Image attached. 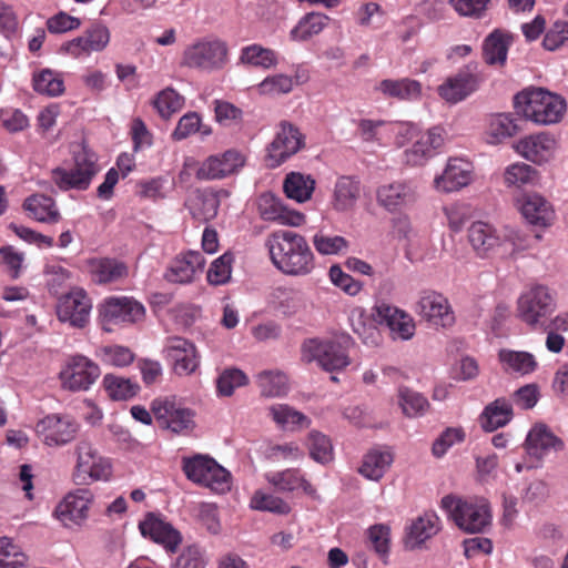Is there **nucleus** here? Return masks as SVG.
I'll use <instances>...</instances> for the list:
<instances>
[{
    "label": "nucleus",
    "mask_w": 568,
    "mask_h": 568,
    "mask_svg": "<svg viewBox=\"0 0 568 568\" xmlns=\"http://www.w3.org/2000/svg\"><path fill=\"white\" fill-rule=\"evenodd\" d=\"M265 245L273 265L285 275L306 276L315 268V256L306 239L296 232H273Z\"/></svg>",
    "instance_id": "nucleus-1"
},
{
    "label": "nucleus",
    "mask_w": 568,
    "mask_h": 568,
    "mask_svg": "<svg viewBox=\"0 0 568 568\" xmlns=\"http://www.w3.org/2000/svg\"><path fill=\"white\" fill-rule=\"evenodd\" d=\"M468 241L479 257L507 258L529 247V239L514 227L497 230L494 225L476 221L468 229Z\"/></svg>",
    "instance_id": "nucleus-2"
},
{
    "label": "nucleus",
    "mask_w": 568,
    "mask_h": 568,
    "mask_svg": "<svg viewBox=\"0 0 568 568\" xmlns=\"http://www.w3.org/2000/svg\"><path fill=\"white\" fill-rule=\"evenodd\" d=\"M514 104L518 114L540 125L559 122L566 111V101L542 88L519 92L515 95Z\"/></svg>",
    "instance_id": "nucleus-3"
},
{
    "label": "nucleus",
    "mask_w": 568,
    "mask_h": 568,
    "mask_svg": "<svg viewBox=\"0 0 568 568\" xmlns=\"http://www.w3.org/2000/svg\"><path fill=\"white\" fill-rule=\"evenodd\" d=\"M440 504L456 526L465 532H485L491 525L490 505L483 497L462 498L447 495Z\"/></svg>",
    "instance_id": "nucleus-4"
},
{
    "label": "nucleus",
    "mask_w": 568,
    "mask_h": 568,
    "mask_svg": "<svg viewBox=\"0 0 568 568\" xmlns=\"http://www.w3.org/2000/svg\"><path fill=\"white\" fill-rule=\"evenodd\" d=\"M353 346V338L343 333L329 338L306 341L302 347V355L304 361L316 362L323 369L334 372L351 364L348 352Z\"/></svg>",
    "instance_id": "nucleus-5"
},
{
    "label": "nucleus",
    "mask_w": 568,
    "mask_h": 568,
    "mask_svg": "<svg viewBox=\"0 0 568 568\" xmlns=\"http://www.w3.org/2000/svg\"><path fill=\"white\" fill-rule=\"evenodd\" d=\"M75 458L72 478L79 485H87L92 481L108 480L111 475L109 459L99 455L93 444L82 438L73 447Z\"/></svg>",
    "instance_id": "nucleus-6"
},
{
    "label": "nucleus",
    "mask_w": 568,
    "mask_h": 568,
    "mask_svg": "<svg viewBox=\"0 0 568 568\" xmlns=\"http://www.w3.org/2000/svg\"><path fill=\"white\" fill-rule=\"evenodd\" d=\"M98 158L94 152L81 146L74 151V165L70 170L58 168L52 171V180L62 190H87L99 172Z\"/></svg>",
    "instance_id": "nucleus-7"
},
{
    "label": "nucleus",
    "mask_w": 568,
    "mask_h": 568,
    "mask_svg": "<svg viewBox=\"0 0 568 568\" xmlns=\"http://www.w3.org/2000/svg\"><path fill=\"white\" fill-rule=\"evenodd\" d=\"M151 412L161 428L174 434L186 435L196 427L195 412L182 405L174 396L155 398Z\"/></svg>",
    "instance_id": "nucleus-8"
},
{
    "label": "nucleus",
    "mask_w": 568,
    "mask_h": 568,
    "mask_svg": "<svg viewBox=\"0 0 568 568\" xmlns=\"http://www.w3.org/2000/svg\"><path fill=\"white\" fill-rule=\"evenodd\" d=\"M555 310V297L544 285L530 287L519 296L517 302L518 317L532 328L542 326Z\"/></svg>",
    "instance_id": "nucleus-9"
},
{
    "label": "nucleus",
    "mask_w": 568,
    "mask_h": 568,
    "mask_svg": "<svg viewBox=\"0 0 568 568\" xmlns=\"http://www.w3.org/2000/svg\"><path fill=\"white\" fill-rule=\"evenodd\" d=\"M183 470L187 479L213 491L225 493L231 488V474L211 457L197 455L184 459Z\"/></svg>",
    "instance_id": "nucleus-10"
},
{
    "label": "nucleus",
    "mask_w": 568,
    "mask_h": 568,
    "mask_svg": "<svg viewBox=\"0 0 568 568\" xmlns=\"http://www.w3.org/2000/svg\"><path fill=\"white\" fill-rule=\"evenodd\" d=\"M80 432V424L67 414H49L36 425V433L48 447H62L72 443Z\"/></svg>",
    "instance_id": "nucleus-11"
},
{
    "label": "nucleus",
    "mask_w": 568,
    "mask_h": 568,
    "mask_svg": "<svg viewBox=\"0 0 568 568\" xmlns=\"http://www.w3.org/2000/svg\"><path fill=\"white\" fill-rule=\"evenodd\" d=\"M419 199L418 184L414 180H395L376 190L377 204L388 213H402Z\"/></svg>",
    "instance_id": "nucleus-12"
},
{
    "label": "nucleus",
    "mask_w": 568,
    "mask_h": 568,
    "mask_svg": "<svg viewBox=\"0 0 568 568\" xmlns=\"http://www.w3.org/2000/svg\"><path fill=\"white\" fill-rule=\"evenodd\" d=\"M227 62V47L223 41H199L183 52L182 64L202 71H216Z\"/></svg>",
    "instance_id": "nucleus-13"
},
{
    "label": "nucleus",
    "mask_w": 568,
    "mask_h": 568,
    "mask_svg": "<svg viewBox=\"0 0 568 568\" xmlns=\"http://www.w3.org/2000/svg\"><path fill=\"white\" fill-rule=\"evenodd\" d=\"M484 77L476 63H469L448 77L437 89L439 97L450 104L458 103L478 90Z\"/></svg>",
    "instance_id": "nucleus-14"
},
{
    "label": "nucleus",
    "mask_w": 568,
    "mask_h": 568,
    "mask_svg": "<svg viewBox=\"0 0 568 568\" xmlns=\"http://www.w3.org/2000/svg\"><path fill=\"white\" fill-rule=\"evenodd\" d=\"M92 301L80 287L71 288L62 295L57 305L59 321L72 327L83 328L90 321Z\"/></svg>",
    "instance_id": "nucleus-15"
},
{
    "label": "nucleus",
    "mask_w": 568,
    "mask_h": 568,
    "mask_svg": "<svg viewBox=\"0 0 568 568\" xmlns=\"http://www.w3.org/2000/svg\"><path fill=\"white\" fill-rule=\"evenodd\" d=\"M99 366L83 355L71 357L60 373L63 388L71 392L88 390L99 378Z\"/></svg>",
    "instance_id": "nucleus-16"
},
{
    "label": "nucleus",
    "mask_w": 568,
    "mask_h": 568,
    "mask_svg": "<svg viewBox=\"0 0 568 568\" xmlns=\"http://www.w3.org/2000/svg\"><path fill=\"white\" fill-rule=\"evenodd\" d=\"M474 178L471 162L464 158H449L443 172L434 178L433 186L439 193H454L468 186Z\"/></svg>",
    "instance_id": "nucleus-17"
},
{
    "label": "nucleus",
    "mask_w": 568,
    "mask_h": 568,
    "mask_svg": "<svg viewBox=\"0 0 568 568\" xmlns=\"http://www.w3.org/2000/svg\"><path fill=\"white\" fill-rule=\"evenodd\" d=\"M145 315L144 306L130 297H110L100 310L103 325H126L142 321Z\"/></svg>",
    "instance_id": "nucleus-18"
},
{
    "label": "nucleus",
    "mask_w": 568,
    "mask_h": 568,
    "mask_svg": "<svg viewBox=\"0 0 568 568\" xmlns=\"http://www.w3.org/2000/svg\"><path fill=\"white\" fill-rule=\"evenodd\" d=\"M417 313L434 327H450L455 323V314L449 301L435 291H425L420 294Z\"/></svg>",
    "instance_id": "nucleus-19"
},
{
    "label": "nucleus",
    "mask_w": 568,
    "mask_h": 568,
    "mask_svg": "<svg viewBox=\"0 0 568 568\" xmlns=\"http://www.w3.org/2000/svg\"><path fill=\"white\" fill-rule=\"evenodd\" d=\"M445 140V131L439 126L420 132L412 146L404 151V162L409 166L424 165L444 146Z\"/></svg>",
    "instance_id": "nucleus-20"
},
{
    "label": "nucleus",
    "mask_w": 568,
    "mask_h": 568,
    "mask_svg": "<svg viewBox=\"0 0 568 568\" xmlns=\"http://www.w3.org/2000/svg\"><path fill=\"white\" fill-rule=\"evenodd\" d=\"M304 145L303 135L297 128L287 122L280 124L278 131L267 148V162L272 168L281 165L297 153Z\"/></svg>",
    "instance_id": "nucleus-21"
},
{
    "label": "nucleus",
    "mask_w": 568,
    "mask_h": 568,
    "mask_svg": "<svg viewBox=\"0 0 568 568\" xmlns=\"http://www.w3.org/2000/svg\"><path fill=\"white\" fill-rule=\"evenodd\" d=\"M244 163V155L240 151L231 149L205 159L199 165L195 176L202 181L221 180L237 172Z\"/></svg>",
    "instance_id": "nucleus-22"
},
{
    "label": "nucleus",
    "mask_w": 568,
    "mask_h": 568,
    "mask_svg": "<svg viewBox=\"0 0 568 568\" xmlns=\"http://www.w3.org/2000/svg\"><path fill=\"white\" fill-rule=\"evenodd\" d=\"M93 494L85 488L69 493L57 506L54 515L65 527L81 525L89 516Z\"/></svg>",
    "instance_id": "nucleus-23"
},
{
    "label": "nucleus",
    "mask_w": 568,
    "mask_h": 568,
    "mask_svg": "<svg viewBox=\"0 0 568 568\" xmlns=\"http://www.w3.org/2000/svg\"><path fill=\"white\" fill-rule=\"evenodd\" d=\"M516 206L529 224L538 227L550 226L556 217L552 204L535 192L519 195Z\"/></svg>",
    "instance_id": "nucleus-24"
},
{
    "label": "nucleus",
    "mask_w": 568,
    "mask_h": 568,
    "mask_svg": "<svg viewBox=\"0 0 568 568\" xmlns=\"http://www.w3.org/2000/svg\"><path fill=\"white\" fill-rule=\"evenodd\" d=\"M164 352L172 363L174 373L179 376L191 375L200 365L194 344L182 337L168 338Z\"/></svg>",
    "instance_id": "nucleus-25"
},
{
    "label": "nucleus",
    "mask_w": 568,
    "mask_h": 568,
    "mask_svg": "<svg viewBox=\"0 0 568 568\" xmlns=\"http://www.w3.org/2000/svg\"><path fill=\"white\" fill-rule=\"evenodd\" d=\"M204 264L205 260L201 252L189 251L171 261L164 278L174 284L192 283L202 273Z\"/></svg>",
    "instance_id": "nucleus-26"
},
{
    "label": "nucleus",
    "mask_w": 568,
    "mask_h": 568,
    "mask_svg": "<svg viewBox=\"0 0 568 568\" xmlns=\"http://www.w3.org/2000/svg\"><path fill=\"white\" fill-rule=\"evenodd\" d=\"M258 213L264 221L275 222L281 225L300 226L304 222V215L288 210L278 197L272 193H264L258 199Z\"/></svg>",
    "instance_id": "nucleus-27"
},
{
    "label": "nucleus",
    "mask_w": 568,
    "mask_h": 568,
    "mask_svg": "<svg viewBox=\"0 0 568 568\" xmlns=\"http://www.w3.org/2000/svg\"><path fill=\"white\" fill-rule=\"evenodd\" d=\"M562 447V442L544 424L535 425L527 434L525 449L529 457L540 463L551 452Z\"/></svg>",
    "instance_id": "nucleus-28"
},
{
    "label": "nucleus",
    "mask_w": 568,
    "mask_h": 568,
    "mask_svg": "<svg viewBox=\"0 0 568 568\" xmlns=\"http://www.w3.org/2000/svg\"><path fill=\"white\" fill-rule=\"evenodd\" d=\"M376 312L389 328L393 339L408 341L414 336L415 322L408 313L388 304L378 305Z\"/></svg>",
    "instance_id": "nucleus-29"
},
{
    "label": "nucleus",
    "mask_w": 568,
    "mask_h": 568,
    "mask_svg": "<svg viewBox=\"0 0 568 568\" xmlns=\"http://www.w3.org/2000/svg\"><path fill=\"white\" fill-rule=\"evenodd\" d=\"M140 530L144 537L151 538L171 552L175 551L182 541L180 532L171 524L152 515L140 523Z\"/></svg>",
    "instance_id": "nucleus-30"
},
{
    "label": "nucleus",
    "mask_w": 568,
    "mask_h": 568,
    "mask_svg": "<svg viewBox=\"0 0 568 568\" xmlns=\"http://www.w3.org/2000/svg\"><path fill=\"white\" fill-rule=\"evenodd\" d=\"M555 148V139L547 133L526 136L516 144V151L525 159L535 163L548 161Z\"/></svg>",
    "instance_id": "nucleus-31"
},
{
    "label": "nucleus",
    "mask_w": 568,
    "mask_h": 568,
    "mask_svg": "<svg viewBox=\"0 0 568 568\" xmlns=\"http://www.w3.org/2000/svg\"><path fill=\"white\" fill-rule=\"evenodd\" d=\"M498 361L505 373L519 376L529 375L538 367L536 357L531 353L525 351L501 348L498 352Z\"/></svg>",
    "instance_id": "nucleus-32"
},
{
    "label": "nucleus",
    "mask_w": 568,
    "mask_h": 568,
    "mask_svg": "<svg viewBox=\"0 0 568 568\" xmlns=\"http://www.w3.org/2000/svg\"><path fill=\"white\" fill-rule=\"evenodd\" d=\"M510 44L511 37L509 33L501 30L493 31L483 44L485 62L489 65L503 67L506 63Z\"/></svg>",
    "instance_id": "nucleus-33"
},
{
    "label": "nucleus",
    "mask_w": 568,
    "mask_h": 568,
    "mask_svg": "<svg viewBox=\"0 0 568 568\" xmlns=\"http://www.w3.org/2000/svg\"><path fill=\"white\" fill-rule=\"evenodd\" d=\"M393 459V454L387 449H372L363 457L358 471L366 479L378 481L390 467Z\"/></svg>",
    "instance_id": "nucleus-34"
},
{
    "label": "nucleus",
    "mask_w": 568,
    "mask_h": 568,
    "mask_svg": "<svg viewBox=\"0 0 568 568\" xmlns=\"http://www.w3.org/2000/svg\"><path fill=\"white\" fill-rule=\"evenodd\" d=\"M384 95L399 100H415L420 97L422 85L412 79L383 80L377 88Z\"/></svg>",
    "instance_id": "nucleus-35"
},
{
    "label": "nucleus",
    "mask_w": 568,
    "mask_h": 568,
    "mask_svg": "<svg viewBox=\"0 0 568 568\" xmlns=\"http://www.w3.org/2000/svg\"><path fill=\"white\" fill-rule=\"evenodd\" d=\"M438 523L439 519L434 514H425L418 517L408 528L406 545L409 548L420 546L438 531Z\"/></svg>",
    "instance_id": "nucleus-36"
},
{
    "label": "nucleus",
    "mask_w": 568,
    "mask_h": 568,
    "mask_svg": "<svg viewBox=\"0 0 568 568\" xmlns=\"http://www.w3.org/2000/svg\"><path fill=\"white\" fill-rule=\"evenodd\" d=\"M23 206L39 222L55 223L60 219L54 201L47 195H31L24 201Z\"/></svg>",
    "instance_id": "nucleus-37"
},
{
    "label": "nucleus",
    "mask_w": 568,
    "mask_h": 568,
    "mask_svg": "<svg viewBox=\"0 0 568 568\" xmlns=\"http://www.w3.org/2000/svg\"><path fill=\"white\" fill-rule=\"evenodd\" d=\"M268 410L273 420L282 428L298 429L311 425V419L306 415L286 404L272 405Z\"/></svg>",
    "instance_id": "nucleus-38"
},
{
    "label": "nucleus",
    "mask_w": 568,
    "mask_h": 568,
    "mask_svg": "<svg viewBox=\"0 0 568 568\" xmlns=\"http://www.w3.org/2000/svg\"><path fill=\"white\" fill-rule=\"evenodd\" d=\"M192 216L199 221H210L217 214L219 200L211 193L195 191L186 203Z\"/></svg>",
    "instance_id": "nucleus-39"
},
{
    "label": "nucleus",
    "mask_w": 568,
    "mask_h": 568,
    "mask_svg": "<svg viewBox=\"0 0 568 568\" xmlns=\"http://www.w3.org/2000/svg\"><path fill=\"white\" fill-rule=\"evenodd\" d=\"M359 195V184L348 176H342L337 180L334 189L333 205L337 211L351 210Z\"/></svg>",
    "instance_id": "nucleus-40"
},
{
    "label": "nucleus",
    "mask_w": 568,
    "mask_h": 568,
    "mask_svg": "<svg viewBox=\"0 0 568 568\" xmlns=\"http://www.w3.org/2000/svg\"><path fill=\"white\" fill-rule=\"evenodd\" d=\"M511 417V405L505 399H497L485 408L481 415V425L485 430L493 432L505 426Z\"/></svg>",
    "instance_id": "nucleus-41"
},
{
    "label": "nucleus",
    "mask_w": 568,
    "mask_h": 568,
    "mask_svg": "<svg viewBox=\"0 0 568 568\" xmlns=\"http://www.w3.org/2000/svg\"><path fill=\"white\" fill-rule=\"evenodd\" d=\"M328 23V17L320 12L305 14L298 23L292 29L291 38L295 41H305L320 32Z\"/></svg>",
    "instance_id": "nucleus-42"
},
{
    "label": "nucleus",
    "mask_w": 568,
    "mask_h": 568,
    "mask_svg": "<svg viewBox=\"0 0 568 568\" xmlns=\"http://www.w3.org/2000/svg\"><path fill=\"white\" fill-rule=\"evenodd\" d=\"M517 132V124L508 114H496L489 119L486 129V141L496 145L513 136Z\"/></svg>",
    "instance_id": "nucleus-43"
},
{
    "label": "nucleus",
    "mask_w": 568,
    "mask_h": 568,
    "mask_svg": "<svg viewBox=\"0 0 568 568\" xmlns=\"http://www.w3.org/2000/svg\"><path fill=\"white\" fill-rule=\"evenodd\" d=\"M315 181L311 175H304L298 172L290 173L284 181V192L287 197L296 202H305L314 191Z\"/></svg>",
    "instance_id": "nucleus-44"
},
{
    "label": "nucleus",
    "mask_w": 568,
    "mask_h": 568,
    "mask_svg": "<svg viewBox=\"0 0 568 568\" xmlns=\"http://www.w3.org/2000/svg\"><path fill=\"white\" fill-rule=\"evenodd\" d=\"M240 61L251 67L270 69L277 64V54L268 48L251 44L242 48Z\"/></svg>",
    "instance_id": "nucleus-45"
},
{
    "label": "nucleus",
    "mask_w": 568,
    "mask_h": 568,
    "mask_svg": "<svg viewBox=\"0 0 568 568\" xmlns=\"http://www.w3.org/2000/svg\"><path fill=\"white\" fill-rule=\"evenodd\" d=\"M267 481L280 491H293L303 488L305 493L313 491L312 485L296 469H286L266 475Z\"/></svg>",
    "instance_id": "nucleus-46"
},
{
    "label": "nucleus",
    "mask_w": 568,
    "mask_h": 568,
    "mask_svg": "<svg viewBox=\"0 0 568 568\" xmlns=\"http://www.w3.org/2000/svg\"><path fill=\"white\" fill-rule=\"evenodd\" d=\"M257 384L264 397H282L288 392V381L281 372L264 371L257 375Z\"/></svg>",
    "instance_id": "nucleus-47"
},
{
    "label": "nucleus",
    "mask_w": 568,
    "mask_h": 568,
    "mask_svg": "<svg viewBox=\"0 0 568 568\" xmlns=\"http://www.w3.org/2000/svg\"><path fill=\"white\" fill-rule=\"evenodd\" d=\"M92 273L98 283H110L126 276L128 268L116 260L101 258L92 262Z\"/></svg>",
    "instance_id": "nucleus-48"
},
{
    "label": "nucleus",
    "mask_w": 568,
    "mask_h": 568,
    "mask_svg": "<svg viewBox=\"0 0 568 568\" xmlns=\"http://www.w3.org/2000/svg\"><path fill=\"white\" fill-rule=\"evenodd\" d=\"M108 395L114 400H126L135 396L140 389L138 383L129 378L108 374L103 378Z\"/></svg>",
    "instance_id": "nucleus-49"
},
{
    "label": "nucleus",
    "mask_w": 568,
    "mask_h": 568,
    "mask_svg": "<svg viewBox=\"0 0 568 568\" xmlns=\"http://www.w3.org/2000/svg\"><path fill=\"white\" fill-rule=\"evenodd\" d=\"M316 252L321 255H338L346 253L349 242L341 235H331L324 231L316 232L312 237Z\"/></svg>",
    "instance_id": "nucleus-50"
},
{
    "label": "nucleus",
    "mask_w": 568,
    "mask_h": 568,
    "mask_svg": "<svg viewBox=\"0 0 568 568\" xmlns=\"http://www.w3.org/2000/svg\"><path fill=\"white\" fill-rule=\"evenodd\" d=\"M398 404L407 417L423 416L429 407L425 396L407 387L398 389Z\"/></svg>",
    "instance_id": "nucleus-51"
},
{
    "label": "nucleus",
    "mask_w": 568,
    "mask_h": 568,
    "mask_svg": "<svg viewBox=\"0 0 568 568\" xmlns=\"http://www.w3.org/2000/svg\"><path fill=\"white\" fill-rule=\"evenodd\" d=\"M353 332L368 346H376L381 336L378 328L363 311H356L351 316Z\"/></svg>",
    "instance_id": "nucleus-52"
},
{
    "label": "nucleus",
    "mask_w": 568,
    "mask_h": 568,
    "mask_svg": "<svg viewBox=\"0 0 568 568\" xmlns=\"http://www.w3.org/2000/svg\"><path fill=\"white\" fill-rule=\"evenodd\" d=\"M33 89L49 97H58L64 91L61 75L50 69H43L33 75Z\"/></svg>",
    "instance_id": "nucleus-53"
},
{
    "label": "nucleus",
    "mask_w": 568,
    "mask_h": 568,
    "mask_svg": "<svg viewBox=\"0 0 568 568\" xmlns=\"http://www.w3.org/2000/svg\"><path fill=\"white\" fill-rule=\"evenodd\" d=\"M307 447L311 458L316 463L325 465L333 459V446L329 438L317 430H312L308 434Z\"/></svg>",
    "instance_id": "nucleus-54"
},
{
    "label": "nucleus",
    "mask_w": 568,
    "mask_h": 568,
    "mask_svg": "<svg viewBox=\"0 0 568 568\" xmlns=\"http://www.w3.org/2000/svg\"><path fill=\"white\" fill-rule=\"evenodd\" d=\"M27 562V556L9 537H0V568H20Z\"/></svg>",
    "instance_id": "nucleus-55"
},
{
    "label": "nucleus",
    "mask_w": 568,
    "mask_h": 568,
    "mask_svg": "<svg viewBox=\"0 0 568 568\" xmlns=\"http://www.w3.org/2000/svg\"><path fill=\"white\" fill-rule=\"evenodd\" d=\"M183 105L184 98L172 88L162 90L154 100V108L162 118H170L173 113L180 111Z\"/></svg>",
    "instance_id": "nucleus-56"
},
{
    "label": "nucleus",
    "mask_w": 568,
    "mask_h": 568,
    "mask_svg": "<svg viewBox=\"0 0 568 568\" xmlns=\"http://www.w3.org/2000/svg\"><path fill=\"white\" fill-rule=\"evenodd\" d=\"M251 507L256 510L270 511L274 514H288L291 508L282 498L262 490L255 491L251 499Z\"/></svg>",
    "instance_id": "nucleus-57"
},
{
    "label": "nucleus",
    "mask_w": 568,
    "mask_h": 568,
    "mask_svg": "<svg viewBox=\"0 0 568 568\" xmlns=\"http://www.w3.org/2000/svg\"><path fill=\"white\" fill-rule=\"evenodd\" d=\"M98 356L104 364L116 367L128 366L134 359L132 351L121 345L101 347L98 351Z\"/></svg>",
    "instance_id": "nucleus-58"
},
{
    "label": "nucleus",
    "mask_w": 568,
    "mask_h": 568,
    "mask_svg": "<svg viewBox=\"0 0 568 568\" xmlns=\"http://www.w3.org/2000/svg\"><path fill=\"white\" fill-rule=\"evenodd\" d=\"M247 382V376L241 369L227 368L220 374L216 381L217 394L231 396L235 388L246 385Z\"/></svg>",
    "instance_id": "nucleus-59"
},
{
    "label": "nucleus",
    "mask_w": 568,
    "mask_h": 568,
    "mask_svg": "<svg viewBox=\"0 0 568 568\" xmlns=\"http://www.w3.org/2000/svg\"><path fill=\"white\" fill-rule=\"evenodd\" d=\"M201 132L202 135L206 136L211 133V129L201 124V118L195 112L184 114L178 122L172 136L180 141L184 140L195 132Z\"/></svg>",
    "instance_id": "nucleus-60"
},
{
    "label": "nucleus",
    "mask_w": 568,
    "mask_h": 568,
    "mask_svg": "<svg viewBox=\"0 0 568 568\" xmlns=\"http://www.w3.org/2000/svg\"><path fill=\"white\" fill-rule=\"evenodd\" d=\"M536 171L526 163H514L509 165L504 174L507 186L520 187L535 181Z\"/></svg>",
    "instance_id": "nucleus-61"
},
{
    "label": "nucleus",
    "mask_w": 568,
    "mask_h": 568,
    "mask_svg": "<svg viewBox=\"0 0 568 568\" xmlns=\"http://www.w3.org/2000/svg\"><path fill=\"white\" fill-rule=\"evenodd\" d=\"M233 255L224 253L213 261L207 271V281L212 285H223L231 278Z\"/></svg>",
    "instance_id": "nucleus-62"
},
{
    "label": "nucleus",
    "mask_w": 568,
    "mask_h": 568,
    "mask_svg": "<svg viewBox=\"0 0 568 568\" xmlns=\"http://www.w3.org/2000/svg\"><path fill=\"white\" fill-rule=\"evenodd\" d=\"M368 540L376 554L386 562L389 552L390 529L384 524H377L368 529Z\"/></svg>",
    "instance_id": "nucleus-63"
},
{
    "label": "nucleus",
    "mask_w": 568,
    "mask_h": 568,
    "mask_svg": "<svg viewBox=\"0 0 568 568\" xmlns=\"http://www.w3.org/2000/svg\"><path fill=\"white\" fill-rule=\"evenodd\" d=\"M294 82L290 75L275 74L265 78L257 87L261 94L280 95L286 94L293 90Z\"/></svg>",
    "instance_id": "nucleus-64"
}]
</instances>
